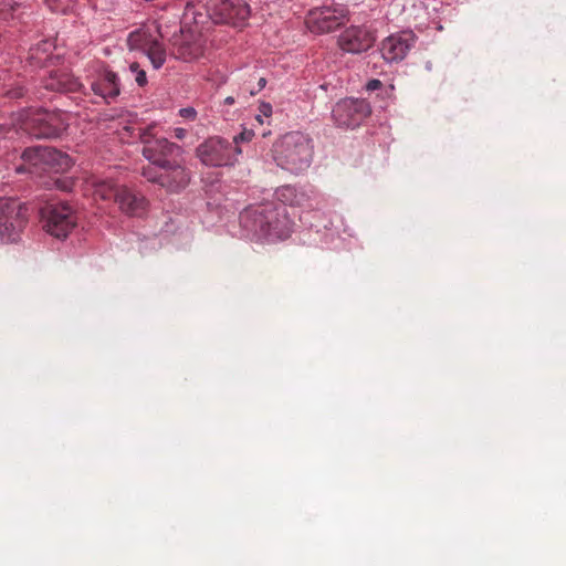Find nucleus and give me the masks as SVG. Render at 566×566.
<instances>
[{
  "label": "nucleus",
  "mask_w": 566,
  "mask_h": 566,
  "mask_svg": "<svg viewBox=\"0 0 566 566\" xmlns=\"http://www.w3.org/2000/svg\"><path fill=\"white\" fill-rule=\"evenodd\" d=\"M347 20V10L343 7H322L312 9L305 19L312 33L324 34L338 29Z\"/></svg>",
  "instance_id": "11"
},
{
  "label": "nucleus",
  "mask_w": 566,
  "mask_h": 566,
  "mask_svg": "<svg viewBox=\"0 0 566 566\" xmlns=\"http://www.w3.org/2000/svg\"><path fill=\"white\" fill-rule=\"evenodd\" d=\"M416 35L411 31L391 34L382 40L380 52L387 62L402 61L415 45Z\"/></svg>",
  "instance_id": "15"
},
{
  "label": "nucleus",
  "mask_w": 566,
  "mask_h": 566,
  "mask_svg": "<svg viewBox=\"0 0 566 566\" xmlns=\"http://www.w3.org/2000/svg\"><path fill=\"white\" fill-rule=\"evenodd\" d=\"M381 85L382 84H381V82L379 80L374 78V80H370L367 83L366 88H367V91H376L379 87H381Z\"/></svg>",
  "instance_id": "32"
},
{
  "label": "nucleus",
  "mask_w": 566,
  "mask_h": 566,
  "mask_svg": "<svg viewBox=\"0 0 566 566\" xmlns=\"http://www.w3.org/2000/svg\"><path fill=\"white\" fill-rule=\"evenodd\" d=\"M22 159L30 166L31 174L38 172H64L72 166L69 155L51 147L34 146L24 149Z\"/></svg>",
  "instance_id": "6"
},
{
  "label": "nucleus",
  "mask_w": 566,
  "mask_h": 566,
  "mask_svg": "<svg viewBox=\"0 0 566 566\" xmlns=\"http://www.w3.org/2000/svg\"><path fill=\"white\" fill-rule=\"evenodd\" d=\"M122 188L111 179H101L96 176L88 177L84 182L85 195L92 196L94 200H113L116 202L117 189Z\"/></svg>",
  "instance_id": "19"
},
{
  "label": "nucleus",
  "mask_w": 566,
  "mask_h": 566,
  "mask_svg": "<svg viewBox=\"0 0 566 566\" xmlns=\"http://www.w3.org/2000/svg\"><path fill=\"white\" fill-rule=\"evenodd\" d=\"M142 175L153 184H157L170 192H179L190 181V174L181 160L174 158L159 166H145Z\"/></svg>",
  "instance_id": "5"
},
{
  "label": "nucleus",
  "mask_w": 566,
  "mask_h": 566,
  "mask_svg": "<svg viewBox=\"0 0 566 566\" xmlns=\"http://www.w3.org/2000/svg\"><path fill=\"white\" fill-rule=\"evenodd\" d=\"M371 113L365 99L347 98L339 101L333 108V118L340 127L355 128L359 126Z\"/></svg>",
  "instance_id": "12"
},
{
  "label": "nucleus",
  "mask_w": 566,
  "mask_h": 566,
  "mask_svg": "<svg viewBox=\"0 0 566 566\" xmlns=\"http://www.w3.org/2000/svg\"><path fill=\"white\" fill-rule=\"evenodd\" d=\"M165 19L160 15L157 19V24L136 30L129 33L127 44L130 50H140L144 52L154 69H159L166 61V50L159 42L158 38H165L168 33L163 30Z\"/></svg>",
  "instance_id": "4"
},
{
  "label": "nucleus",
  "mask_w": 566,
  "mask_h": 566,
  "mask_svg": "<svg viewBox=\"0 0 566 566\" xmlns=\"http://www.w3.org/2000/svg\"><path fill=\"white\" fill-rule=\"evenodd\" d=\"M375 42V32L366 25H350L338 35L337 40L339 49L352 54L368 51Z\"/></svg>",
  "instance_id": "13"
},
{
  "label": "nucleus",
  "mask_w": 566,
  "mask_h": 566,
  "mask_svg": "<svg viewBox=\"0 0 566 566\" xmlns=\"http://www.w3.org/2000/svg\"><path fill=\"white\" fill-rule=\"evenodd\" d=\"M266 84V80L264 77H261L258 82V91H261Z\"/></svg>",
  "instance_id": "37"
},
{
  "label": "nucleus",
  "mask_w": 566,
  "mask_h": 566,
  "mask_svg": "<svg viewBox=\"0 0 566 566\" xmlns=\"http://www.w3.org/2000/svg\"><path fill=\"white\" fill-rule=\"evenodd\" d=\"M44 86L50 91L73 93L84 88L83 84L66 70L59 69L49 72Z\"/></svg>",
  "instance_id": "18"
},
{
  "label": "nucleus",
  "mask_w": 566,
  "mask_h": 566,
  "mask_svg": "<svg viewBox=\"0 0 566 566\" xmlns=\"http://www.w3.org/2000/svg\"><path fill=\"white\" fill-rule=\"evenodd\" d=\"M255 118H256V120H258L259 123H262V115H261V114L256 115V117H255Z\"/></svg>",
  "instance_id": "39"
},
{
  "label": "nucleus",
  "mask_w": 566,
  "mask_h": 566,
  "mask_svg": "<svg viewBox=\"0 0 566 566\" xmlns=\"http://www.w3.org/2000/svg\"><path fill=\"white\" fill-rule=\"evenodd\" d=\"M139 138L143 144V147H146L147 139H157L158 137H156V135L153 134V127H147L140 132Z\"/></svg>",
  "instance_id": "28"
},
{
  "label": "nucleus",
  "mask_w": 566,
  "mask_h": 566,
  "mask_svg": "<svg viewBox=\"0 0 566 566\" xmlns=\"http://www.w3.org/2000/svg\"><path fill=\"white\" fill-rule=\"evenodd\" d=\"M181 7L184 8L182 18L187 21L191 17V19L193 20V23L198 24L199 21L197 19V12L195 10V6L191 2H189V1L180 2L178 11L181 9Z\"/></svg>",
  "instance_id": "24"
},
{
  "label": "nucleus",
  "mask_w": 566,
  "mask_h": 566,
  "mask_svg": "<svg viewBox=\"0 0 566 566\" xmlns=\"http://www.w3.org/2000/svg\"><path fill=\"white\" fill-rule=\"evenodd\" d=\"M13 10V0H0V20H7Z\"/></svg>",
  "instance_id": "26"
},
{
  "label": "nucleus",
  "mask_w": 566,
  "mask_h": 566,
  "mask_svg": "<svg viewBox=\"0 0 566 566\" xmlns=\"http://www.w3.org/2000/svg\"><path fill=\"white\" fill-rule=\"evenodd\" d=\"M13 133L22 130L35 138H55L66 129L67 116L63 111L43 108L23 109L12 118Z\"/></svg>",
  "instance_id": "2"
},
{
  "label": "nucleus",
  "mask_w": 566,
  "mask_h": 566,
  "mask_svg": "<svg viewBox=\"0 0 566 566\" xmlns=\"http://www.w3.org/2000/svg\"><path fill=\"white\" fill-rule=\"evenodd\" d=\"M259 112L264 117H270L272 115V106L269 103H261L259 106Z\"/></svg>",
  "instance_id": "31"
},
{
  "label": "nucleus",
  "mask_w": 566,
  "mask_h": 566,
  "mask_svg": "<svg viewBox=\"0 0 566 566\" xmlns=\"http://www.w3.org/2000/svg\"><path fill=\"white\" fill-rule=\"evenodd\" d=\"M55 185L57 188L62 189V190H70V186H69V182L65 181V180H61L60 178H56L54 180Z\"/></svg>",
  "instance_id": "35"
},
{
  "label": "nucleus",
  "mask_w": 566,
  "mask_h": 566,
  "mask_svg": "<svg viewBox=\"0 0 566 566\" xmlns=\"http://www.w3.org/2000/svg\"><path fill=\"white\" fill-rule=\"evenodd\" d=\"M207 12L216 24L242 27L250 17V6L243 0H210Z\"/></svg>",
  "instance_id": "10"
},
{
  "label": "nucleus",
  "mask_w": 566,
  "mask_h": 566,
  "mask_svg": "<svg viewBox=\"0 0 566 566\" xmlns=\"http://www.w3.org/2000/svg\"><path fill=\"white\" fill-rule=\"evenodd\" d=\"M188 132L185 128L177 127L174 129V137L177 139H184L187 136Z\"/></svg>",
  "instance_id": "34"
},
{
  "label": "nucleus",
  "mask_w": 566,
  "mask_h": 566,
  "mask_svg": "<svg viewBox=\"0 0 566 566\" xmlns=\"http://www.w3.org/2000/svg\"><path fill=\"white\" fill-rule=\"evenodd\" d=\"M274 159L279 166L298 174L306 169L312 160L311 140L301 133H290L274 144Z\"/></svg>",
  "instance_id": "3"
},
{
  "label": "nucleus",
  "mask_w": 566,
  "mask_h": 566,
  "mask_svg": "<svg viewBox=\"0 0 566 566\" xmlns=\"http://www.w3.org/2000/svg\"><path fill=\"white\" fill-rule=\"evenodd\" d=\"M92 92L105 101L116 98L120 93L119 78L116 73L104 70L96 80L91 83Z\"/></svg>",
  "instance_id": "20"
},
{
  "label": "nucleus",
  "mask_w": 566,
  "mask_h": 566,
  "mask_svg": "<svg viewBox=\"0 0 566 566\" xmlns=\"http://www.w3.org/2000/svg\"><path fill=\"white\" fill-rule=\"evenodd\" d=\"M43 228L55 238H65L76 226L73 208L64 202L48 203L41 209Z\"/></svg>",
  "instance_id": "8"
},
{
  "label": "nucleus",
  "mask_w": 566,
  "mask_h": 566,
  "mask_svg": "<svg viewBox=\"0 0 566 566\" xmlns=\"http://www.w3.org/2000/svg\"><path fill=\"white\" fill-rule=\"evenodd\" d=\"M168 22H171L175 27H177L180 22V14L174 13L172 19L169 20Z\"/></svg>",
  "instance_id": "36"
},
{
  "label": "nucleus",
  "mask_w": 566,
  "mask_h": 566,
  "mask_svg": "<svg viewBox=\"0 0 566 566\" xmlns=\"http://www.w3.org/2000/svg\"><path fill=\"white\" fill-rule=\"evenodd\" d=\"M205 41L197 30L184 31L180 29V35L172 41V55L176 59L191 62L203 55Z\"/></svg>",
  "instance_id": "14"
},
{
  "label": "nucleus",
  "mask_w": 566,
  "mask_h": 566,
  "mask_svg": "<svg viewBox=\"0 0 566 566\" xmlns=\"http://www.w3.org/2000/svg\"><path fill=\"white\" fill-rule=\"evenodd\" d=\"M116 203L122 212L132 217L143 216L148 207L145 196L126 186L117 189Z\"/></svg>",
  "instance_id": "17"
},
{
  "label": "nucleus",
  "mask_w": 566,
  "mask_h": 566,
  "mask_svg": "<svg viewBox=\"0 0 566 566\" xmlns=\"http://www.w3.org/2000/svg\"><path fill=\"white\" fill-rule=\"evenodd\" d=\"M233 103H234V98L232 96H228L224 99V104H227V105H232Z\"/></svg>",
  "instance_id": "38"
},
{
  "label": "nucleus",
  "mask_w": 566,
  "mask_h": 566,
  "mask_svg": "<svg viewBox=\"0 0 566 566\" xmlns=\"http://www.w3.org/2000/svg\"><path fill=\"white\" fill-rule=\"evenodd\" d=\"M129 71L133 74H135V81L139 86H145L147 84L146 72L143 69H140L137 62H133L129 65Z\"/></svg>",
  "instance_id": "23"
},
{
  "label": "nucleus",
  "mask_w": 566,
  "mask_h": 566,
  "mask_svg": "<svg viewBox=\"0 0 566 566\" xmlns=\"http://www.w3.org/2000/svg\"><path fill=\"white\" fill-rule=\"evenodd\" d=\"M179 115L186 119L193 120L197 116V112L193 107H185L179 111Z\"/></svg>",
  "instance_id": "29"
},
{
  "label": "nucleus",
  "mask_w": 566,
  "mask_h": 566,
  "mask_svg": "<svg viewBox=\"0 0 566 566\" xmlns=\"http://www.w3.org/2000/svg\"><path fill=\"white\" fill-rule=\"evenodd\" d=\"M28 209L19 201L0 198V242L10 243L20 239L27 226Z\"/></svg>",
  "instance_id": "7"
},
{
  "label": "nucleus",
  "mask_w": 566,
  "mask_h": 566,
  "mask_svg": "<svg viewBox=\"0 0 566 566\" xmlns=\"http://www.w3.org/2000/svg\"><path fill=\"white\" fill-rule=\"evenodd\" d=\"M253 135L254 134H253L252 130H243L241 134L235 136L231 143H232L233 146H238L239 142H249V140H251Z\"/></svg>",
  "instance_id": "27"
},
{
  "label": "nucleus",
  "mask_w": 566,
  "mask_h": 566,
  "mask_svg": "<svg viewBox=\"0 0 566 566\" xmlns=\"http://www.w3.org/2000/svg\"><path fill=\"white\" fill-rule=\"evenodd\" d=\"M8 95L11 97V98H20L24 95V91L22 87H17L14 90H11L8 92Z\"/></svg>",
  "instance_id": "33"
},
{
  "label": "nucleus",
  "mask_w": 566,
  "mask_h": 566,
  "mask_svg": "<svg viewBox=\"0 0 566 566\" xmlns=\"http://www.w3.org/2000/svg\"><path fill=\"white\" fill-rule=\"evenodd\" d=\"M277 199L283 203L295 207L312 208L311 197L303 190H298L293 186H283L276 190Z\"/></svg>",
  "instance_id": "21"
},
{
  "label": "nucleus",
  "mask_w": 566,
  "mask_h": 566,
  "mask_svg": "<svg viewBox=\"0 0 566 566\" xmlns=\"http://www.w3.org/2000/svg\"><path fill=\"white\" fill-rule=\"evenodd\" d=\"M51 48L52 43L50 41H42L35 48H31L29 55L31 64L35 66L42 65L46 61Z\"/></svg>",
  "instance_id": "22"
},
{
  "label": "nucleus",
  "mask_w": 566,
  "mask_h": 566,
  "mask_svg": "<svg viewBox=\"0 0 566 566\" xmlns=\"http://www.w3.org/2000/svg\"><path fill=\"white\" fill-rule=\"evenodd\" d=\"M13 128L8 127L6 124H0V139L1 138H12Z\"/></svg>",
  "instance_id": "30"
},
{
  "label": "nucleus",
  "mask_w": 566,
  "mask_h": 566,
  "mask_svg": "<svg viewBox=\"0 0 566 566\" xmlns=\"http://www.w3.org/2000/svg\"><path fill=\"white\" fill-rule=\"evenodd\" d=\"M182 153L179 145L169 142L167 138L147 139L146 147L142 154L149 161L148 166H159L171 161Z\"/></svg>",
  "instance_id": "16"
},
{
  "label": "nucleus",
  "mask_w": 566,
  "mask_h": 566,
  "mask_svg": "<svg viewBox=\"0 0 566 566\" xmlns=\"http://www.w3.org/2000/svg\"><path fill=\"white\" fill-rule=\"evenodd\" d=\"M52 12H65L69 0H41Z\"/></svg>",
  "instance_id": "25"
},
{
  "label": "nucleus",
  "mask_w": 566,
  "mask_h": 566,
  "mask_svg": "<svg viewBox=\"0 0 566 566\" xmlns=\"http://www.w3.org/2000/svg\"><path fill=\"white\" fill-rule=\"evenodd\" d=\"M240 222L247 230L269 241L289 238L293 228L286 208L275 202L249 207L240 214Z\"/></svg>",
  "instance_id": "1"
},
{
  "label": "nucleus",
  "mask_w": 566,
  "mask_h": 566,
  "mask_svg": "<svg viewBox=\"0 0 566 566\" xmlns=\"http://www.w3.org/2000/svg\"><path fill=\"white\" fill-rule=\"evenodd\" d=\"M240 153L241 149L238 146H233L232 143L220 137H211L197 148L200 161L211 167L233 165Z\"/></svg>",
  "instance_id": "9"
}]
</instances>
